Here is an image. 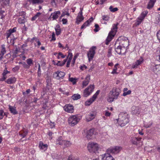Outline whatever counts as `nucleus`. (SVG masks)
I'll return each mask as SVG.
<instances>
[{"label":"nucleus","mask_w":160,"mask_h":160,"mask_svg":"<svg viewBox=\"0 0 160 160\" xmlns=\"http://www.w3.org/2000/svg\"><path fill=\"white\" fill-rule=\"evenodd\" d=\"M118 23L114 24L112 25V27L111 29V31L109 32L108 37H107L106 40L105 44L108 45L109 42L112 40L113 37H114L116 34L118 29Z\"/></svg>","instance_id":"obj_1"},{"label":"nucleus","mask_w":160,"mask_h":160,"mask_svg":"<svg viewBox=\"0 0 160 160\" xmlns=\"http://www.w3.org/2000/svg\"><path fill=\"white\" fill-rule=\"evenodd\" d=\"M118 23L114 24L112 25V27L111 29V31L109 32L108 37H107L106 40L105 44L108 45L109 42L112 40L113 37H114L116 34L118 29Z\"/></svg>","instance_id":"obj_2"},{"label":"nucleus","mask_w":160,"mask_h":160,"mask_svg":"<svg viewBox=\"0 0 160 160\" xmlns=\"http://www.w3.org/2000/svg\"><path fill=\"white\" fill-rule=\"evenodd\" d=\"M129 116L127 114L122 113L119 116L118 122L121 127H123L129 122Z\"/></svg>","instance_id":"obj_3"},{"label":"nucleus","mask_w":160,"mask_h":160,"mask_svg":"<svg viewBox=\"0 0 160 160\" xmlns=\"http://www.w3.org/2000/svg\"><path fill=\"white\" fill-rule=\"evenodd\" d=\"M118 39L120 41L119 45L127 50L128 48L129 45V41L128 38L125 37L121 36L118 38Z\"/></svg>","instance_id":"obj_4"},{"label":"nucleus","mask_w":160,"mask_h":160,"mask_svg":"<svg viewBox=\"0 0 160 160\" xmlns=\"http://www.w3.org/2000/svg\"><path fill=\"white\" fill-rule=\"evenodd\" d=\"M88 147L90 152H93L95 153L98 152L99 147V145L96 143L91 142L88 144Z\"/></svg>","instance_id":"obj_5"},{"label":"nucleus","mask_w":160,"mask_h":160,"mask_svg":"<svg viewBox=\"0 0 160 160\" xmlns=\"http://www.w3.org/2000/svg\"><path fill=\"white\" fill-rule=\"evenodd\" d=\"M79 121V119L77 115L71 116L68 118V122L70 126H74L76 125Z\"/></svg>","instance_id":"obj_6"},{"label":"nucleus","mask_w":160,"mask_h":160,"mask_svg":"<svg viewBox=\"0 0 160 160\" xmlns=\"http://www.w3.org/2000/svg\"><path fill=\"white\" fill-rule=\"evenodd\" d=\"M122 148L120 146H115L110 147L107 150L108 153H111L113 154H117L122 150Z\"/></svg>","instance_id":"obj_7"},{"label":"nucleus","mask_w":160,"mask_h":160,"mask_svg":"<svg viewBox=\"0 0 160 160\" xmlns=\"http://www.w3.org/2000/svg\"><path fill=\"white\" fill-rule=\"evenodd\" d=\"M96 48V46H93L89 49L87 53V56L89 62L92 60L95 54V50Z\"/></svg>","instance_id":"obj_8"},{"label":"nucleus","mask_w":160,"mask_h":160,"mask_svg":"<svg viewBox=\"0 0 160 160\" xmlns=\"http://www.w3.org/2000/svg\"><path fill=\"white\" fill-rule=\"evenodd\" d=\"M94 88V85H91L84 90L83 96L84 97H87L89 96L93 92Z\"/></svg>","instance_id":"obj_9"},{"label":"nucleus","mask_w":160,"mask_h":160,"mask_svg":"<svg viewBox=\"0 0 160 160\" xmlns=\"http://www.w3.org/2000/svg\"><path fill=\"white\" fill-rule=\"evenodd\" d=\"M65 75V73L62 71H58L54 72L53 74V77L58 80L62 79Z\"/></svg>","instance_id":"obj_10"},{"label":"nucleus","mask_w":160,"mask_h":160,"mask_svg":"<svg viewBox=\"0 0 160 160\" xmlns=\"http://www.w3.org/2000/svg\"><path fill=\"white\" fill-rule=\"evenodd\" d=\"M120 92L121 90L120 89L118 88H113L110 91V93H111V96L113 97V98L117 99L118 98Z\"/></svg>","instance_id":"obj_11"},{"label":"nucleus","mask_w":160,"mask_h":160,"mask_svg":"<svg viewBox=\"0 0 160 160\" xmlns=\"http://www.w3.org/2000/svg\"><path fill=\"white\" fill-rule=\"evenodd\" d=\"M143 59L142 57H141L139 59L137 60L136 62L133 63L132 68H137L138 66L141 65L143 62Z\"/></svg>","instance_id":"obj_12"},{"label":"nucleus","mask_w":160,"mask_h":160,"mask_svg":"<svg viewBox=\"0 0 160 160\" xmlns=\"http://www.w3.org/2000/svg\"><path fill=\"white\" fill-rule=\"evenodd\" d=\"M94 131V129L92 128L90 129L87 132L86 137L88 139H92L93 135L96 134V132Z\"/></svg>","instance_id":"obj_13"},{"label":"nucleus","mask_w":160,"mask_h":160,"mask_svg":"<svg viewBox=\"0 0 160 160\" xmlns=\"http://www.w3.org/2000/svg\"><path fill=\"white\" fill-rule=\"evenodd\" d=\"M82 9L80 8V11L78 13V15L77 17L76 23L78 24H79V23L82 21L84 18L82 16Z\"/></svg>","instance_id":"obj_14"},{"label":"nucleus","mask_w":160,"mask_h":160,"mask_svg":"<svg viewBox=\"0 0 160 160\" xmlns=\"http://www.w3.org/2000/svg\"><path fill=\"white\" fill-rule=\"evenodd\" d=\"M132 112L133 114L138 115L140 112V108L138 106H133L131 108Z\"/></svg>","instance_id":"obj_15"},{"label":"nucleus","mask_w":160,"mask_h":160,"mask_svg":"<svg viewBox=\"0 0 160 160\" xmlns=\"http://www.w3.org/2000/svg\"><path fill=\"white\" fill-rule=\"evenodd\" d=\"M9 0H0V8H4L6 6H9Z\"/></svg>","instance_id":"obj_16"},{"label":"nucleus","mask_w":160,"mask_h":160,"mask_svg":"<svg viewBox=\"0 0 160 160\" xmlns=\"http://www.w3.org/2000/svg\"><path fill=\"white\" fill-rule=\"evenodd\" d=\"M148 12L147 11L143 12L141 13L140 16L138 18L137 20V22H138V24H139L143 20L146 15L148 14Z\"/></svg>","instance_id":"obj_17"},{"label":"nucleus","mask_w":160,"mask_h":160,"mask_svg":"<svg viewBox=\"0 0 160 160\" xmlns=\"http://www.w3.org/2000/svg\"><path fill=\"white\" fill-rule=\"evenodd\" d=\"M126 50L125 49V48H122L120 45L115 48V51L118 54L120 55L122 52H126Z\"/></svg>","instance_id":"obj_18"},{"label":"nucleus","mask_w":160,"mask_h":160,"mask_svg":"<svg viewBox=\"0 0 160 160\" xmlns=\"http://www.w3.org/2000/svg\"><path fill=\"white\" fill-rule=\"evenodd\" d=\"M64 108L65 111L69 113H72L73 112V107L71 105H66L64 107Z\"/></svg>","instance_id":"obj_19"},{"label":"nucleus","mask_w":160,"mask_h":160,"mask_svg":"<svg viewBox=\"0 0 160 160\" xmlns=\"http://www.w3.org/2000/svg\"><path fill=\"white\" fill-rule=\"evenodd\" d=\"M102 157V160H114V158L108 153L104 154V156Z\"/></svg>","instance_id":"obj_20"},{"label":"nucleus","mask_w":160,"mask_h":160,"mask_svg":"<svg viewBox=\"0 0 160 160\" xmlns=\"http://www.w3.org/2000/svg\"><path fill=\"white\" fill-rule=\"evenodd\" d=\"M61 14V12L59 11H56L53 13H52L50 16V18L52 16V18L53 20H56L57 19Z\"/></svg>","instance_id":"obj_21"},{"label":"nucleus","mask_w":160,"mask_h":160,"mask_svg":"<svg viewBox=\"0 0 160 160\" xmlns=\"http://www.w3.org/2000/svg\"><path fill=\"white\" fill-rule=\"evenodd\" d=\"M141 139V138L133 137L131 138V140L132 144L137 145L138 143V142L140 141Z\"/></svg>","instance_id":"obj_22"},{"label":"nucleus","mask_w":160,"mask_h":160,"mask_svg":"<svg viewBox=\"0 0 160 160\" xmlns=\"http://www.w3.org/2000/svg\"><path fill=\"white\" fill-rule=\"evenodd\" d=\"M48 145L47 144H44L42 142L40 141L39 143V147L40 149L45 151L48 148Z\"/></svg>","instance_id":"obj_23"},{"label":"nucleus","mask_w":160,"mask_h":160,"mask_svg":"<svg viewBox=\"0 0 160 160\" xmlns=\"http://www.w3.org/2000/svg\"><path fill=\"white\" fill-rule=\"evenodd\" d=\"M90 75H88L85 78V80L82 82L83 87H86L88 84L90 80Z\"/></svg>","instance_id":"obj_24"},{"label":"nucleus","mask_w":160,"mask_h":160,"mask_svg":"<svg viewBox=\"0 0 160 160\" xmlns=\"http://www.w3.org/2000/svg\"><path fill=\"white\" fill-rule=\"evenodd\" d=\"M16 81V78L15 77H12L9 78L5 82L8 84H12L14 83Z\"/></svg>","instance_id":"obj_25"},{"label":"nucleus","mask_w":160,"mask_h":160,"mask_svg":"<svg viewBox=\"0 0 160 160\" xmlns=\"http://www.w3.org/2000/svg\"><path fill=\"white\" fill-rule=\"evenodd\" d=\"M156 0H150L149 2L147 8L148 9H151L154 6Z\"/></svg>","instance_id":"obj_26"},{"label":"nucleus","mask_w":160,"mask_h":160,"mask_svg":"<svg viewBox=\"0 0 160 160\" xmlns=\"http://www.w3.org/2000/svg\"><path fill=\"white\" fill-rule=\"evenodd\" d=\"M9 109L11 113H12L13 114H16L18 113V112L17 111L15 107H14L9 105Z\"/></svg>","instance_id":"obj_27"},{"label":"nucleus","mask_w":160,"mask_h":160,"mask_svg":"<svg viewBox=\"0 0 160 160\" xmlns=\"http://www.w3.org/2000/svg\"><path fill=\"white\" fill-rule=\"evenodd\" d=\"M4 116L7 117V113L4 112L2 109L0 108V120L2 119Z\"/></svg>","instance_id":"obj_28"},{"label":"nucleus","mask_w":160,"mask_h":160,"mask_svg":"<svg viewBox=\"0 0 160 160\" xmlns=\"http://www.w3.org/2000/svg\"><path fill=\"white\" fill-rule=\"evenodd\" d=\"M55 29L56 32V35L58 36L60 35L61 33V30L60 26L58 24L57 25Z\"/></svg>","instance_id":"obj_29"},{"label":"nucleus","mask_w":160,"mask_h":160,"mask_svg":"<svg viewBox=\"0 0 160 160\" xmlns=\"http://www.w3.org/2000/svg\"><path fill=\"white\" fill-rule=\"evenodd\" d=\"M29 1L33 4H41L43 2V0H29Z\"/></svg>","instance_id":"obj_30"},{"label":"nucleus","mask_w":160,"mask_h":160,"mask_svg":"<svg viewBox=\"0 0 160 160\" xmlns=\"http://www.w3.org/2000/svg\"><path fill=\"white\" fill-rule=\"evenodd\" d=\"M18 22L20 24H24L26 21V19L25 17L20 18L18 19Z\"/></svg>","instance_id":"obj_31"},{"label":"nucleus","mask_w":160,"mask_h":160,"mask_svg":"<svg viewBox=\"0 0 160 160\" xmlns=\"http://www.w3.org/2000/svg\"><path fill=\"white\" fill-rule=\"evenodd\" d=\"M95 100L92 97L88 100L85 102V105L86 106H89L95 101Z\"/></svg>","instance_id":"obj_32"},{"label":"nucleus","mask_w":160,"mask_h":160,"mask_svg":"<svg viewBox=\"0 0 160 160\" xmlns=\"http://www.w3.org/2000/svg\"><path fill=\"white\" fill-rule=\"evenodd\" d=\"M5 12L2 10V8H0V19H3L5 18V15L4 14Z\"/></svg>","instance_id":"obj_33"},{"label":"nucleus","mask_w":160,"mask_h":160,"mask_svg":"<svg viewBox=\"0 0 160 160\" xmlns=\"http://www.w3.org/2000/svg\"><path fill=\"white\" fill-rule=\"evenodd\" d=\"M72 98L74 100H77L81 98V96L78 94H75L72 96Z\"/></svg>","instance_id":"obj_34"},{"label":"nucleus","mask_w":160,"mask_h":160,"mask_svg":"<svg viewBox=\"0 0 160 160\" xmlns=\"http://www.w3.org/2000/svg\"><path fill=\"white\" fill-rule=\"evenodd\" d=\"M118 65V63L116 64L114 67L113 70L112 71L111 73L112 74H117L118 73L117 72V67Z\"/></svg>","instance_id":"obj_35"},{"label":"nucleus","mask_w":160,"mask_h":160,"mask_svg":"<svg viewBox=\"0 0 160 160\" xmlns=\"http://www.w3.org/2000/svg\"><path fill=\"white\" fill-rule=\"evenodd\" d=\"M70 75L69 74V80L70 81L72 82L73 85L75 84L76 83V79L75 78H70Z\"/></svg>","instance_id":"obj_36"},{"label":"nucleus","mask_w":160,"mask_h":160,"mask_svg":"<svg viewBox=\"0 0 160 160\" xmlns=\"http://www.w3.org/2000/svg\"><path fill=\"white\" fill-rule=\"evenodd\" d=\"M27 64L30 67L33 64V60L30 58L26 60Z\"/></svg>","instance_id":"obj_37"},{"label":"nucleus","mask_w":160,"mask_h":160,"mask_svg":"<svg viewBox=\"0 0 160 160\" xmlns=\"http://www.w3.org/2000/svg\"><path fill=\"white\" fill-rule=\"evenodd\" d=\"M41 14V13L40 12H38L32 18L31 20L32 21H34Z\"/></svg>","instance_id":"obj_38"},{"label":"nucleus","mask_w":160,"mask_h":160,"mask_svg":"<svg viewBox=\"0 0 160 160\" xmlns=\"http://www.w3.org/2000/svg\"><path fill=\"white\" fill-rule=\"evenodd\" d=\"M112 47H110L108 49V53L107 55V56L108 58L111 57L112 55Z\"/></svg>","instance_id":"obj_39"},{"label":"nucleus","mask_w":160,"mask_h":160,"mask_svg":"<svg viewBox=\"0 0 160 160\" xmlns=\"http://www.w3.org/2000/svg\"><path fill=\"white\" fill-rule=\"evenodd\" d=\"M109 9L110 11L112 12H114L117 11L118 10V8H113L112 6H110L109 7Z\"/></svg>","instance_id":"obj_40"},{"label":"nucleus","mask_w":160,"mask_h":160,"mask_svg":"<svg viewBox=\"0 0 160 160\" xmlns=\"http://www.w3.org/2000/svg\"><path fill=\"white\" fill-rule=\"evenodd\" d=\"M26 13L25 12L22 11L19 12L18 14L17 15L18 16H24L26 15Z\"/></svg>","instance_id":"obj_41"},{"label":"nucleus","mask_w":160,"mask_h":160,"mask_svg":"<svg viewBox=\"0 0 160 160\" xmlns=\"http://www.w3.org/2000/svg\"><path fill=\"white\" fill-rule=\"evenodd\" d=\"M89 24L88 23V21H86L83 24L82 26L81 27V29H83L85 28L86 27L88 26Z\"/></svg>","instance_id":"obj_42"},{"label":"nucleus","mask_w":160,"mask_h":160,"mask_svg":"<svg viewBox=\"0 0 160 160\" xmlns=\"http://www.w3.org/2000/svg\"><path fill=\"white\" fill-rule=\"evenodd\" d=\"M28 133V132L27 131H23V132L20 134V135L22 136L23 138L25 137Z\"/></svg>","instance_id":"obj_43"},{"label":"nucleus","mask_w":160,"mask_h":160,"mask_svg":"<svg viewBox=\"0 0 160 160\" xmlns=\"http://www.w3.org/2000/svg\"><path fill=\"white\" fill-rule=\"evenodd\" d=\"M2 48L1 51L0 53H2V54H4L6 52V51L5 47V45H2Z\"/></svg>","instance_id":"obj_44"},{"label":"nucleus","mask_w":160,"mask_h":160,"mask_svg":"<svg viewBox=\"0 0 160 160\" xmlns=\"http://www.w3.org/2000/svg\"><path fill=\"white\" fill-rule=\"evenodd\" d=\"M41 71L40 69V66L39 64H38V77H40L41 76Z\"/></svg>","instance_id":"obj_45"},{"label":"nucleus","mask_w":160,"mask_h":160,"mask_svg":"<svg viewBox=\"0 0 160 160\" xmlns=\"http://www.w3.org/2000/svg\"><path fill=\"white\" fill-rule=\"evenodd\" d=\"M94 27L95 28L94 30V31L95 32H98L99 30V27L98 25L97 24H95Z\"/></svg>","instance_id":"obj_46"},{"label":"nucleus","mask_w":160,"mask_h":160,"mask_svg":"<svg viewBox=\"0 0 160 160\" xmlns=\"http://www.w3.org/2000/svg\"><path fill=\"white\" fill-rule=\"evenodd\" d=\"M109 19V17L108 15H103L102 16V19L103 20L108 21Z\"/></svg>","instance_id":"obj_47"},{"label":"nucleus","mask_w":160,"mask_h":160,"mask_svg":"<svg viewBox=\"0 0 160 160\" xmlns=\"http://www.w3.org/2000/svg\"><path fill=\"white\" fill-rule=\"evenodd\" d=\"M63 144H64L66 147H68L70 145L71 143L69 141L64 140Z\"/></svg>","instance_id":"obj_48"},{"label":"nucleus","mask_w":160,"mask_h":160,"mask_svg":"<svg viewBox=\"0 0 160 160\" xmlns=\"http://www.w3.org/2000/svg\"><path fill=\"white\" fill-rule=\"evenodd\" d=\"M8 73H10V72L7 71V68H6L4 69L3 72L2 73V75L3 76H6V75Z\"/></svg>","instance_id":"obj_49"},{"label":"nucleus","mask_w":160,"mask_h":160,"mask_svg":"<svg viewBox=\"0 0 160 160\" xmlns=\"http://www.w3.org/2000/svg\"><path fill=\"white\" fill-rule=\"evenodd\" d=\"M131 93V91L130 90L128 91L127 92H123L122 95L124 96H125L128 95L130 94Z\"/></svg>","instance_id":"obj_50"},{"label":"nucleus","mask_w":160,"mask_h":160,"mask_svg":"<svg viewBox=\"0 0 160 160\" xmlns=\"http://www.w3.org/2000/svg\"><path fill=\"white\" fill-rule=\"evenodd\" d=\"M78 57V55H75L73 57V59L72 61V63L71 66H73L74 65V64L75 61L76 59Z\"/></svg>","instance_id":"obj_51"},{"label":"nucleus","mask_w":160,"mask_h":160,"mask_svg":"<svg viewBox=\"0 0 160 160\" xmlns=\"http://www.w3.org/2000/svg\"><path fill=\"white\" fill-rule=\"evenodd\" d=\"M22 65L24 68H25L28 69L30 68V66L27 64H26L25 62H23L22 63Z\"/></svg>","instance_id":"obj_52"},{"label":"nucleus","mask_w":160,"mask_h":160,"mask_svg":"<svg viewBox=\"0 0 160 160\" xmlns=\"http://www.w3.org/2000/svg\"><path fill=\"white\" fill-rule=\"evenodd\" d=\"M113 98V97L112 96H110L109 98L108 99V101L109 102H112L114 101V99H115V98Z\"/></svg>","instance_id":"obj_53"},{"label":"nucleus","mask_w":160,"mask_h":160,"mask_svg":"<svg viewBox=\"0 0 160 160\" xmlns=\"http://www.w3.org/2000/svg\"><path fill=\"white\" fill-rule=\"evenodd\" d=\"M99 90L97 91L95 93L94 95H93V96H92V98H94V99L95 100V99L97 98V95L99 94Z\"/></svg>","instance_id":"obj_54"},{"label":"nucleus","mask_w":160,"mask_h":160,"mask_svg":"<svg viewBox=\"0 0 160 160\" xmlns=\"http://www.w3.org/2000/svg\"><path fill=\"white\" fill-rule=\"evenodd\" d=\"M11 33L8 31L5 33V35L6 36V38L7 39L9 38L11 35Z\"/></svg>","instance_id":"obj_55"},{"label":"nucleus","mask_w":160,"mask_h":160,"mask_svg":"<svg viewBox=\"0 0 160 160\" xmlns=\"http://www.w3.org/2000/svg\"><path fill=\"white\" fill-rule=\"evenodd\" d=\"M16 28L14 27L12 29H10L9 30H8V31H9L12 34V33L15 32L16 31Z\"/></svg>","instance_id":"obj_56"},{"label":"nucleus","mask_w":160,"mask_h":160,"mask_svg":"<svg viewBox=\"0 0 160 160\" xmlns=\"http://www.w3.org/2000/svg\"><path fill=\"white\" fill-rule=\"evenodd\" d=\"M20 68V67L19 66H17L13 68L12 69L13 71L14 72L18 71Z\"/></svg>","instance_id":"obj_57"},{"label":"nucleus","mask_w":160,"mask_h":160,"mask_svg":"<svg viewBox=\"0 0 160 160\" xmlns=\"http://www.w3.org/2000/svg\"><path fill=\"white\" fill-rule=\"evenodd\" d=\"M54 65L60 66H63V65H62V62L60 61H58L56 64L54 63Z\"/></svg>","instance_id":"obj_58"},{"label":"nucleus","mask_w":160,"mask_h":160,"mask_svg":"<svg viewBox=\"0 0 160 160\" xmlns=\"http://www.w3.org/2000/svg\"><path fill=\"white\" fill-rule=\"evenodd\" d=\"M56 39L55 34L54 32H53L52 33V38L51 41H54Z\"/></svg>","instance_id":"obj_59"},{"label":"nucleus","mask_w":160,"mask_h":160,"mask_svg":"<svg viewBox=\"0 0 160 160\" xmlns=\"http://www.w3.org/2000/svg\"><path fill=\"white\" fill-rule=\"evenodd\" d=\"M64 140H62L60 141H59V142H56V144H58L59 145H62L64 144Z\"/></svg>","instance_id":"obj_60"},{"label":"nucleus","mask_w":160,"mask_h":160,"mask_svg":"<svg viewBox=\"0 0 160 160\" xmlns=\"http://www.w3.org/2000/svg\"><path fill=\"white\" fill-rule=\"evenodd\" d=\"M158 66V65H156L155 66H152V67H153V68L152 69L153 71V72H155L157 71V67Z\"/></svg>","instance_id":"obj_61"},{"label":"nucleus","mask_w":160,"mask_h":160,"mask_svg":"<svg viewBox=\"0 0 160 160\" xmlns=\"http://www.w3.org/2000/svg\"><path fill=\"white\" fill-rule=\"evenodd\" d=\"M62 21V22L63 24H67L68 22V20L67 19L63 18Z\"/></svg>","instance_id":"obj_62"},{"label":"nucleus","mask_w":160,"mask_h":160,"mask_svg":"<svg viewBox=\"0 0 160 160\" xmlns=\"http://www.w3.org/2000/svg\"><path fill=\"white\" fill-rule=\"evenodd\" d=\"M157 36L158 39L159 40L160 42V30L157 32Z\"/></svg>","instance_id":"obj_63"},{"label":"nucleus","mask_w":160,"mask_h":160,"mask_svg":"<svg viewBox=\"0 0 160 160\" xmlns=\"http://www.w3.org/2000/svg\"><path fill=\"white\" fill-rule=\"evenodd\" d=\"M68 160H79L78 159H76L75 158H72L71 156H69Z\"/></svg>","instance_id":"obj_64"}]
</instances>
